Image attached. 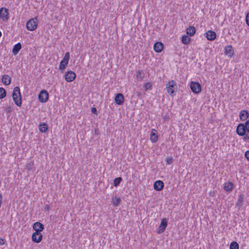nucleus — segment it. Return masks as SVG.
I'll list each match as a JSON object with an SVG mask.
<instances>
[{
    "label": "nucleus",
    "mask_w": 249,
    "mask_h": 249,
    "mask_svg": "<svg viewBox=\"0 0 249 249\" xmlns=\"http://www.w3.org/2000/svg\"><path fill=\"white\" fill-rule=\"evenodd\" d=\"M236 132L239 136L243 137L244 141H249V129L243 126V125L238 124L236 127Z\"/></svg>",
    "instance_id": "obj_1"
},
{
    "label": "nucleus",
    "mask_w": 249,
    "mask_h": 249,
    "mask_svg": "<svg viewBox=\"0 0 249 249\" xmlns=\"http://www.w3.org/2000/svg\"><path fill=\"white\" fill-rule=\"evenodd\" d=\"M12 97L15 104L18 107H21L22 105V100L19 87H16L14 88L12 93Z\"/></svg>",
    "instance_id": "obj_2"
},
{
    "label": "nucleus",
    "mask_w": 249,
    "mask_h": 249,
    "mask_svg": "<svg viewBox=\"0 0 249 249\" xmlns=\"http://www.w3.org/2000/svg\"><path fill=\"white\" fill-rule=\"evenodd\" d=\"M166 88L167 93L171 96L176 95V92L178 89L177 83L173 80L169 81L166 84Z\"/></svg>",
    "instance_id": "obj_3"
},
{
    "label": "nucleus",
    "mask_w": 249,
    "mask_h": 249,
    "mask_svg": "<svg viewBox=\"0 0 249 249\" xmlns=\"http://www.w3.org/2000/svg\"><path fill=\"white\" fill-rule=\"evenodd\" d=\"M38 25V19L36 17H35L29 19L26 23V28L30 31H35Z\"/></svg>",
    "instance_id": "obj_4"
},
{
    "label": "nucleus",
    "mask_w": 249,
    "mask_h": 249,
    "mask_svg": "<svg viewBox=\"0 0 249 249\" xmlns=\"http://www.w3.org/2000/svg\"><path fill=\"white\" fill-rule=\"evenodd\" d=\"M190 87L192 91L195 94L200 93L202 90L201 84L197 82L191 81L190 84Z\"/></svg>",
    "instance_id": "obj_5"
},
{
    "label": "nucleus",
    "mask_w": 249,
    "mask_h": 249,
    "mask_svg": "<svg viewBox=\"0 0 249 249\" xmlns=\"http://www.w3.org/2000/svg\"><path fill=\"white\" fill-rule=\"evenodd\" d=\"M49 93L45 89L41 90L38 94V100L41 103H46L49 99Z\"/></svg>",
    "instance_id": "obj_6"
},
{
    "label": "nucleus",
    "mask_w": 249,
    "mask_h": 249,
    "mask_svg": "<svg viewBox=\"0 0 249 249\" xmlns=\"http://www.w3.org/2000/svg\"><path fill=\"white\" fill-rule=\"evenodd\" d=\"M168 224V219L166 218H164L161 220L160 224L157 230V233L161 234L165 230Z\"/></svg>",
    "instance_id": "obj_7"
},
{
    "label": "nucleus",
    "mask_w": 249,
    "mask_h": 249,
    "mask_svg": "<svg viewBox=\"0 0 249 249\" xmlns=\"http://www.w3.org/2000/svg\"><path fill=\"white\" fill-rule=\"evenodd\" d=\"M76 73L71 71H67L64 75L65 79L68 82L73 81L76 78Z\"/></svg>",
    "instance_id": "obj_8"
},
{
    "label": "nucleus",
    "mask_w": 249,
    "mask_h": 249,
    "mask_svg": "<svg viewBox=\"0 0 249 249\" xmlns=\"http://www.w3.org/2000/svg\"><path fill=\"white\" fill-rule=\"evenodd\" d=\"M124 97L122 93H118L115 95L114 102L117 105H122L124 103Z\"/></svg>",
    "instance_id": "obj_9"
},
{
    "label": "nucleus",
    "mask_w": 249,
    "mask_h": 249,
    "mask_svg": "<svg viewBox=\"0 0 249 249\" xmlns=\"http://www.w3.org/2000/svg\"><path fill=\"white\" fill-rule=\"evenodd\" d=\"M43 235L41 232H34L32 234V239L36 243H40L42 240Z\"/></svg>",
    "instance_id": "obj_10"
},
{
    "label": "nucleus",
    "mask_w": 249,
    "mask_h": 249,
    "mask_svg": "<svg viewBox=\"0 0 249 249\" xmlns=\"http://www.w3.org/2000/svg\"><path fill=\"white\" fill-rule=\"evenodd\" d=\"M8 10L5 7L0 8V18L3 20H7L9 19Z\"/></svg>",
    "instance_id": "obj_11"
},
{
    "label": "nucleus",
    "mask_w": 249,
    "mask_h": 249,
    "mask_svg": "<svg viewBox=\"0 0 249 249\" xmlns=\"http://www.w3.org/2000/svg\"><path fill=\"white\" fill-rule=\"evenodd\" d=\"M33 230L35 232H41L44 229V226L43 224L39 222H36L33 224Z\"/></svg>",
    "instance_id": "obj_12"
},
{
    "label": "nucleus",
    "mask_w": 249,
    "mask_h": 249,
    "mask_svg": "<svg viewBox=\"0 0 249 249\" xmlns=\"http://www.w3.org/2000/svg\"><path fill=\"white\" fill-rule=\"evenodd\" d=\"M205 35L207 39L210 41L214 40L216 37V33L212 30L208 31L205 33Z\"/></svg>",
    "instance_id": "obj_13"
},
{
    "label": "nucleus",
    "mask_w": 249,
    "mask_h": 249,
    "mask_svg": "<svg viewBox=\"0 0 249 249\" xmlns=\"http://www.w3.org/2000/svg\"><path fill=\"white\" fill-rule=\"evenodd\" d=\"M164 48V45L161 42H156L154 43L153 46L154 50L156 53H160Z\"/></svg>",
    "instance_id": "obj_14"
},
{
    "label": "nucleus",
    "mask_w": 249,
    "mask_h": 249,
    "mask_svg": "<svg viewBox=\"0 0 249 249\" xmlns=\"http://www.w3.org/2000/svg\"><path fill=\"white\" fill-rule=\"evenodd\" d=\"M153 187L156 191H160L164 187V183L161 180H157L154 183Z\"/></svg>",
    "instance_id": "obj_15"
},
{
    "label": "nucleus",
    "mask_w": 249,
    "mask_h": 249,
    "mask_svg": "<svg viewBox=\"0 0 249 249\" xmlns=\"http://www.w3.org/2000/svg\"><path fill=\"white\" fill-rule=\"evenodd\" d=\"M225 54L230 57L233 56L234 54V50L231 45L227 46L225 47Z\"/></svg>",
    "instance_id": "obj_16"
},
{
    "label": "nucleus",
    "mask_w": 249,
    "mask_h": 249,
    "mask_svg": "<svg viewBox=\"0 0 249 249\" xmlns=\"http://www.w3.org/2000/svg\"><path fill=\"white\" fill-rule=\"evenodd\" d=\"M249 117V112L246 110H242L239 113V118L241 121L246 120Z\"/></svg>",
    "instance_id": "obj_17"
},
{
    "label": "nucleus",
    "mask_w": 249,
    "mask_h": 249,
    "mask_svg": "<svg viewBox=\"0 0 249 249\" xmlns=\"http://www.w3.org/2000/svg\"><path fill=\"white\" fill-rule=\"evenodd\" d=\"M186 34L190 36H193L196 32V29L194 26H189L186 29Z\"/></svg>",
    "instance_id": "obj_18"
},
{
    "label": "nucleus",
    "mask_w": 249,
    "mask_h": 249,
    "mask_svg": "<svg viewBox=\"0 0 249 249\" xmlns=\"http://www.w3.org/2000/svg\"><path fill=\"white\" fill-rule=\"evenodd\" d=\"M1 80L2 83L6 86L10 85L11 83V78L10 76L7 74L3 75L2 76Z\"/></svg>",
    "instance_id": "obj_19"
},
{
    "label": "nucleus",
    "mask_w": 249,
    "mask_h": 249,
    "mask_svg": "<svg viewBox=\"0 0 249 249\" xmlns=\"http://www.w3.org/2000/svg\"><path fill=\"white\" fill-rule=\"evenodd\" d=\"M233 186L234 185L233 183L229 181L224 183L223 188L225 191L230 192L232 191L233 189Z\"/></svg>",
    "instance_id": "obj_20"
},
{
    "label": "nucleus",
    "mask_w": 249,
    "mask_h": 249,
    "mask_svg": "<svg viewBox=\"0 0 249 249\" xmlns=\"http://www.w3.org/2000/svg\"><path fill=\"white\" fill-rule=\"evenodd\" d=\"M69 63V61L62 59V60L60 61L59 69L61 71L63 72L66 68L68 66Z\"/></svg>",
    "instance_id": "obj_21"
},
{
    "label": "nucleus",
    "mask_w": 249,
    "mask_h": 249,
    "mask_svg": "<svg viewBox=\"0 0 249 249\" xmlns=\"http://www.w3.org/2000/svg\"><path fill=\"white\" fill-rule=\"evenodd\" d=\"M22 48L21 44L18 42L15 44L12 49V53L14 55H17Z\"/></svg>",
    "instance_id": "obj_22"
},
{
    "label": "nucleus",
    "mask_w": 249,
    "mask_h": 249,
    "mask_svg": "<svg viewBox=\"0 0 249 249\" xmlns=\"http://www.w3.org/2000/svg\"><path fill=\"white\" fill-rule=\"evenodd\" d=\"M156 130L153 129L150 134V139L152 142H156L158 140V136L156 134Z\"/></svg>",
    "instance_id": "obj_23"
},
{
    "label": "nucleus",
    "mask_w": 249,
    "mask_h": 249,
    "mask_svg": "<svg viewBox=\"0 0 249 249\" xmlns=\"http://www.w3.org/2000/svg\"><path fill=\"white\" fill-rule=\"evenodd\" d=\"M121 202L120 197H117L116 196H113L111 198V203L114 206L117 207L120 205Z\"/></svg>",
    "instance_id": "obj_24"
},
{
    "label": "nucleus",
    "mask_w": 249,
    "mask_h": 249,
    "mask_svg": "<svg viewBox=\"0 0 249 249\" xmlns=\"http://www.w3.org/2000/svg\"><path fill=\"white\" fill-rule=\"evenodd\" d=\"M48 130V126L46 123H42L39 125V130L41 133H45Z\"/></svg>",
    "instance_id": "obj_25"
},
{
    "label": "nucleus",
    "mask_w": 249,
    "mask_h": 249,
    "mask_svg": "<svg viewBox=\"0 0 249 249\" xmlns=\"http://www.w3.org/2000/svg\"><path fill=\"white\" fill-rule=\"evenodd\" d=\"M244 198V195L243 194H241L239 196L237 202L236 203V207H238L239 209H240L242 206Z\"/></svg>",
    "instance_id": "obj_26"
},
{
    "label": "nucleus",
    "mask_w": 249,
    "mask_h": 249,
    "mask_svg": "<svg viewBox=\"0 0 249 249\" xmlns=\"http://www.w3.org/2000/svg\"><path fill=\"white\" fill-rule=\"evenodd\" d=\"M136 76L138 81H142L144 76V72L142 70H139L136 72Z\"/></svg>",
    "instance_id": "obj_27"
},
{
    "label": "nucleus",
    "mask_w": 249,
    "mask_h": 249,
    "mask_svg": "<svg viewBox=\"0 0 249 249\" xmlns=\"http://www.w3.org/2000/svg\"><path fill=\"white\" fill-rule=\"evenodd\" d=\"M191 38L188 37V35H183L181 38V42L183 44L188 45L190 43Z\"/></svg>",
    "instance_id": "obj_28"
},
{
    "label": "nucleus",
    "mask_w": 249,
    "mask_h": 249,
    "mask_svg": "<svg viewBox=\"0 0 249 249\" xmlns=\"http://www.w3.org/2000/svg\"><path fill=\"white\" fill-rule=\"evenodd\" d=\"M123 179L122 177H118L115 178L113 181V184L115 187H117L120 185L121 182L122 181Z\"/></svg>",
    "instance_id": "obj_29"
},
{
    "label": "nucleus",
    "mask_w": 249,
    "mask_h": 249,
    "mask_svg": "<svg viewBox=\"0 0 249 249\" xmlns=\"http://www.w3.org/2000/svg\"><path fill=\"white\" fill-rule=\"evenodd\" d=\"M239 244L236 241H232L230 245V249H239Z\"/></svg>",
    "instance_id": "obj_30"
},
{
    "label": "nucleus",
    "mask_w": 249,
    "mask_h": 249,
    "mask_svg": "<svg viewBox=\"0 0 249 249\" xmlns=\"http://www.w3.org/2000/svg\"><path fill=\"white\" fill-rule=\"evenodd\" d=\"M6 96V91L2 87H0V99H3Z\"/></svg>",
    "instance_id": "obj_31"
},
{
    "label": "nucleus",
    "mask_w": 249,
    "mask_h": 249,
    "mask_svg": "<svg viewBox=\"0 0 249 249\" xmlns=\"http://www.w3.org/2000/svg\"><path fill=\"white\" fill-rule=\"evenodd\" d=\"M26 169L28 171L33 170L34 169V165L33 162L31 161L30 162L27 164L26 166Z\"/></svg>",
    "instance_id": "obj_32"
},
{
    "label": "nucleus",
    "mask_w": 249,
    "mask_h": 249,
    "mask_svg": "<svg viewBox=\"0 0 249 249\" xmlns=\"http://www.w3.org/2000/svg\"><path fill=\"white\" fill-rule=\"evenodd\" d=\"M144 88L145 91H147L148 90H151L152 89V84L150 82L146 83L144 85Z\"/></svg>",
    "instance_id": "obj_33"
},
{
    "label": "nucleus",
    "mask_w": 249,
    "mask_h": 249,
    "mask_svg": "<svg viewBox=\"0 0 249 249\" xmlns=\"http://www.w3.org/2000/svg\"><path fill=\"white\" fill-rule=\"evenodd\" d=\"M239 124L243 125V126L249 129V120H246L245 123H240Z\"/></svg>",
    "instance_id": "obj_34"
},
{
    "label": "nucleus",
    "mask_w": 249,
    "mask_h": 249,
    "mask_svg": "<svg viewBox=\"0 0 249 249\" xmlns=\"http://www.w3.org/2000/svg\"><path fill=\"white\" fill-rule=\"evenodd\" d=\"M173 159L172 157L168 158L166 160V163L167 164H171L173 162Z\"/></svg>",
    "instance_id": "obj_35"
},
{
    "label": "nucleus",
    "mask_w": 249,
    "mask_h": 249,
    "mask_svg": "<svg viewBox=\"0 0 249 249\" xmlns=\"http://www.w3.org/2000/svg\"><path fill=\"white\" fill-rule=\"evenodd\" d=\"M63 59H66L68 61L70 59V53L69 52H67L65 54V56L63 58Z\"/></svg>",
    "instance_id": "obj_36"
},
{
    "label": "nucleus",
    "mask_w": 249,
    "mask_h": 249,
    "mask_svg": "<svg viewBox=\"0 0 249 249\" xmlns=\"http://www.w3.org/2000/svg\"><path fill=\"white\" fill-rule=\"evenodd\" d=\"M246 22L247 25L249 26V12H248L246 15Z\"/></svg>",
    "instance_id": "obj_37"
},
{
    "label": "nucleus",
    "mask_w": 249,
    "mask_h": 249,
    "mask_svg": "<svg viewBox=\"0 0 249 249\" xmlns=\"http://www.w3.org/2000/svg\"><path fill=\"white\" fill-rule=\"evenodd\" d=\"M91 111L93 114H96V115L97 114V109H96V107H92L91 108Z\"/></svg>",
    "instance_id": "obj_38"
},
{
    "label": "nucleus",
    "mask_w": 249,
    "mask_h": 249,
    "mask_svg": "<svg viewBox=\"0 0 249 249\" xmlns=\"http://www.w3.org/2000/svg\"><path fill=\"white\" fill-rule=\"evenodd\" d=\"M135 94L136 95V96L140 99H141V97H142V92L139 91H137L135 92Z\"/></svg>",
    "instance_id": "obj_39"
},
{
    "label": "nucleus",
    "mask_w": 249,
    "mask_h": 249,
    "mask_svg": "<svg viewBox=\"0 0 249 249\" xmlns=\"http://www.w3.org/2000/svg\"><path fill=\"white\" fill-rule=\"evenodd\" d=\"M245 157L249 161V151H247L245 153Z\"/></svg>",
    "instance_id": "obj_40"
},
{
    "label": "nucleus",
    "mask_w": 249,
    "mask_h": 249,
    "mask_svg": "<svg viewBox=\"0 0 249 249\" xmlns=\"http://www.w3.org/2000/svg\"><path fill=\"white\" fill-rule=\"evenodd\" d=\"M5 243V240L1 238H0V245L2 246Z\"/></svg>",
    "instance_id": "obj_41"
},
{
    "label": "nucleus",
    "mask_w": 249,
    "mask_h": 249,
    "mask_svg": "<svg viewBox=\"0 0 249 249\" xmlns=\"http://www.w3.org/2000/svg\"><path fill=\"white\" fill-rule=\"evenodd\" d=\"M50 210V206L48 204L45 205L44 210L46 211H48Z\"/></svg>",
    "instance_id": "obj_42"
},
{
    "label": "nucleus",
    "mask_w": 249,
    "mask_h": 249,
    "mask_svg": "<svg viewBox=\"0 0 249 249\" xmlns=\"http://www.w3.org/2000/svg\"><path fill=\"white\" fill-rule=\"evenodd\" d=\"M94 134L96 135H98L99 134V130L97 128H95L94 129Z\"/></svg>",
    "instance_id": "obj_43"
},
{
    "label": "nucleus",
    "mask_w": 249,
    "mask_h": 249,
    "mask_svg": "<svg viewBox=\"0 0 249 249\" xmlns=\"http://www.w3.org/2000/svg\"><path fill=\"white\" fill-rule=\"evenodd\" d=\"M6 111L8 112H10L11 111H12V109H11V107H8L6 108Z\"/></svg>",
    "instance_id": "obj_44"
},
{
    "label": "nucleus",
    "mask_w": 249,
    "mask_h": 249,
    "mask_svg": "<svg viewBox=\"0 0 249 249\" xmlns=\"http://www.w3.org/2000/svg\"><path fill=\"white\" fill-rule=\"evenodd\" d=\"M168 117L169 116L168 115H165L164 116H163V118L164 119H167L168 118Z\"/></svg>",
    "instance_id": "obj_45"
},
{
    "label": "nucleus",
    "mask_w": 249,
    "mask_h": 249,
    "mask_svg": "<svg viewBox=\"0 0 249 249\" xmlns=\"http://www.w3.org/2000/svg\"><path fill=\"white\" fill-rule=\"evenodd\" d=\"M1 35H2L1 32L0 31V37L1 36Z\"/></svg>",
    "instance_id": "obj_46"
}]
</instances>
